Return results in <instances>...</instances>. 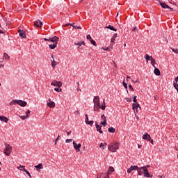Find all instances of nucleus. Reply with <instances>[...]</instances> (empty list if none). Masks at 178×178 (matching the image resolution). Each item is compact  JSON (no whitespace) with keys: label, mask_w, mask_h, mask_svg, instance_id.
Masks as SVG:
<instances>
[{"label":"nucleus","mask_w":178,"mask_h":178,"mask_svg":"<svg viewBox=\"0 0 178 178\" xmlns=\"http://www.w3.org/2000/svg\"><path fill=\"white\" fill-rule=\"evenodd\" d=\"M94 104V112H99L101 108V103L99 101V97L98 96H95L93 99Z\"/></svg>","instance_id":"nucleus-1"},{"label":"nucleus","mask_w":178,"mask_h":178,"mask_svg":"<svg viewBox=\"0 0 178 178\" xmlns=\"http://www.w3.org/2000/svg\"><path fill=\"white\" fill-rule=\"evenodd\" d=\"M50 42H53V44H50L49 45L50 49H55L58 45V42H59V38L57 36H54L52 38H49Z\"/></svg>","instance_id":"nucleus-2"},{"label":"nucleus","mask_w":178,"mask_h":178,"mask_svg":"<svg viewBox=\"0 0 178 178\" xmlns=\"http://www.w3.org/2000/svg\"><path fill=\"white\" fill-rule=\"evenodd\" d=\"M119 145H120V143H111V145H108V149L111 152H116V151L119 149Z\"/></svg>","instance_id":"nucleus-3"},{"label":"nucleus","mask_w":178,"mask_h":178,"mask_svg":"<svg viewBox=\"0 0 178 178\" xmlns=\"http://www.w3.org/2000/svg\"><path fill=\"white\" fill-rule=\"evenodd\" d=\"M4 145L6 147V149H4V154L6 155V156H9V155L12 154V146L6 143H4Z\"/></svg>","instance_id":"nucleus-4"},{"label":"nucleus","mask_w":178,"mask_h":178,"mask_svg":"<svg viewBox=\"0 0 178 178\" xmlns=\"http://www.w3.org/2000/svg\"><path fill=\"white\" fill-rule=\"evenodd\" d=\"M101 119H102V121L100 122V124H102L104 127H106V125L108 124V123H106V116H105V115L103 114L101 116Z\"/></svg>","instance_id":"nucleus-5"},{"label":"nucleus","mask_w":178,"mask_h":178,"mask_svg":"<svg viewBox=\"0 0 178 178\" xmlns=\"http://www.w3.org/2000/svg\"><path fill=\"white\" fill-rule=\"evenodd\" d=\"M73 146L74 149L76 150V152H80V148H81V144L79 143H76V142H73Z\"/></svg>","instance_id":"nucleus-6"},{"label":"nucleus","mask_w":178,"mask_h":178,"mask_svg":"<svg viewBox=\"0 0 178 178\" xmlns=\"http://www.w3.org/2000/svg\"><path fill=\"white\" fill-rule=\"evenodd\" d=\"M31 111L30 110H28L26 112V115H22V116H19L20 119H22V120H26V119H29V118H30V113H31Z\"/></svg>","instance_id":"nucleus-7"},{"label":"nucleus","mask_w":178,"mask_h":178,"mask_svg":"<svg viewBox=\"0 0 178 178\" xmlns=\"http://www.w3.org/2000/svg\"><path fill=\"white\" fill-rule=\"evenodd\" d=\"M51 84L54 87H58V88H60V87H62L61 81H54L53 82L51 83Z\"/></svg>","instance_id":"nucleus-8"},{"label":"nucleus","mask_w":178,"mask_h":178,"mask_svg":"<svg viewBox=\"0 0 178 178\" xmlns=\"http://www.w3.org/2000/svg\"><path fill=\"white\" fill-rule=\"evenodd\" d=\"M47 106H49V108H55V102L51 101V99H49L47 102Z\"/></svg>","instance_id":"nucleus-9"},{"label":"nucleus","mask_w":178,"mask_h":178,"mask_svg":"<svg viewBox=\"0 0 178 178\" xmlns=\"http://www.w3.org/2000/svg\"><path fill=\"white\" fill-rule=\"evenodd\" d=\"M136 169H138V166L137 165H131L128 170H127V173H131L133 170H136Z\"/></svg>","instance_id":"nucleus-10"},{"label":"nucleus","mask_w":178,"mask_h":178,"mask_svg":"<svg viewBox=\"0 0 178 178\" xmlns=\"http://www.w3.org/2000/svg\"><path fill=\"white\" fill-rule=\"evenodd\" d=\"M143 174L145 177H152V175H149V172H148V169H147V167H145V169L143 170Z\"/></svg>","instance_id":"nucleus-11"},{"label":"nucleus","mask_w":178,"mask_h":178,"mask_svg":"<svg viewBox=\"0 0 178 178\" xmlns=\"http://www.w3.org/2000/svg\"><path fill=\"white\" fill-rule=\"evenodd\" d=\"M145 169V167H142V168H138V169H136L139 176H143V173H144V170Z\"/></svg>","instance_id":"nucleus-12"},{"label":"nucleus","mask_w":178,"mask_h":178,"mask_svg":"<svg viewBox=\"0 0 178 178\" xmlns=\"http://www.w3.org/2000/svg\"><path fill=\"white\" fill-rule=\"evenodd\" d=\"M18 33L21 38H26V32L24 31L19 30Z\"/></svg>","instance_id":"nucleus-13"},{"label":"nucleus","mask_w":178,"mask_h":178,"mask_svg":"<svg viewBox=\"0 0 178 178\" xmlns=\"http://www.w3.org/2000/svg\"><path fill=\"white\" fill-rule=\"evenodd\" d=\"M161 6L163 8V9H170V10H173V8H170L169 6H168V4L165 3H161Z\"/></svg>","instance_id":"nucleus-14"},{"label":"nucleus","mask_w":178,"mask_h":178,"mask_svg":"<svg viewBox=\"0 0 178 178\" xmlns=\"http://www.w3.org/2000/svg\"><path fill=\"white\" fill-rule=\"evenodd\" d=\"M18 105H19V106L24 107L27 105V102L23 100H18Z\"/></svg>","instance_id":"nucleus-15"},{"label":"nucleus","mask_w":178,"mask_h":178,"mask_svg":"<svg viewBox=\"0 0 178 178\" xmlns=\"http://www.w3.org/2000/svg\"><path fill=\"white\" fill-rule=\"evenodd\" d=\"M34 26H35V27L40 28L41 26H42V23L41 21L37 20L34 22Z\"/></svg>","instance_id":"nucleus-16"},{"label":"nucleus","mask_w":178,"mask_h":178,"mask_svg":"<svg viewBox=\"0 0 178 178\" xmlns=\"http://www.w3.org/2000/svg\"><path fill=\"white\" fill-rule=\"evenodd\" d=\"M0 120L1 122H4V123H8V122H9V118L5 116H0Z\"/></svg>","instance_id":"nucleus-17"},{"label":"nucleus","mask_w":178,"mask_h":178,"mask_svg":"<svg viewBox=\"0 0 178 178\" xmlns=\"http://www.w3.org/2000/svg\"><path fill=\"white\" fill-rule=\"evenodd\" d=\"M132 108L134 109V111H136V112H137V109H138V108H141L140 107V104L138 103H134L133 104V106H132Z\"/></svg>","instance_id":"nucleus-18"},{"label":"nucleus","mask_w":178,"mask_h":178,"mask_svg":"<svg viewBox=\"0 0 178 178\" xmlns=\"http://www.w3.org/2000/svg\"><path fill=\"white\" fill-rule=\"evenodd\" d=\"M51 62L52 67L55 69V66H56V61H55V58H54V56H51Z\"/></svg>","instance_id":"nucleus-19"},{"label":"nucleus","mask_w":178,"mask_h":178,"mask_svg":"<svg viewBox=\"0 0 178 178\" xmlns=\"http://www.w3.org/2000/svg\"><path fill=\"white\" fill-rule=\"evenodd\" d=\"M95 127L97 129V131H99V133H100L101 134H102V133H104V131L101 129V126H99L97 123H96Z\"/></svg>","instance_id":"nucleus-20"},{"label":"nucleus","mask_w":178,"mask_h":178,"mask_svg":"<svg viewBox=\"0 0 178 178\" xmlns=\"http://www.w3.org/2000/svg\"><path fill=\"white\" fill-rule=\"evenodd\" d=\"M154 74L156 76H161V71L159 69L156 68V67H154Z\"/></svg>","instance_id":"nucleus-21"},{"label":"nucleus","mask_w":178,"mask_h":178,"mask_svg":"<svg viewBox=\"0 0 178 178\" xmlns=\"http://www.w3.org/2000/svg\"><path fill=\"white\" fill-rule=\"evenodd\" d=\"M142 138L143 140H149V138H151V136L148 134H145L143 136Z\"/></svg>","instance_id":"nucleus-22"},{"label":"nucleus","mask_w":178,"mask_h":178,"mask_svg":"<svg viewBox=\"0 0 178 178\" xmlns=\"http://www.w3.org/2000/svg\"><path fill=\"white\" fill-rule=\"evenodd\" d=\"M106 29H108L109 30H112L113 31H118V29H115V27H113V26L111 25H108L106 27Z\"/></svg>","instance_id":"nucleus-23"},{"label":"nucleus","mask_w":178,"mask_h":178,"mask_svg":"<svg viewBox=\"0 0 178 178\" xmlns=\"http://www.w3.org/2000/svg\"><path fill=\"white\" fill-rule=\"evenodd\" d=\"M113 172H115V168H113V167H109L107 175H111V173H113Z\"/></svg>","instance_id":"nucleus-24"},{"label":"nucleus","mask_w":178,"mask_h":178,"mask_svg":"<svg viewBox=\"0 0 178 178\" xmlns=\"http://www.w3.org/2000/svg\"><path fill=\"white\" fill-rule=\"evenodd\" d=\"M35 168L37 170H40V169H43L44 166L42 165V163H40L38 165H35Z\"/></svg>","instance_id":"nucleus-25"},{"label":"nucleus","mask_w":178,"mask_h":178,"mask_svg":"<svg viewBox=\"0 0 178 178\" xmlns=\"http://www.w3.org/2000/svg\"><path fill=\"white\" fill-rule=\"evenodd\" d=\"M3 58L6 60H10V56H9V55H8V54H6V53L3 54Z\"/></svg>","instance_id":"nucleus-26"},{"label":"nucleus","mask_w":178,"mask_h":178,"mask_svg":"<svg viewBox=\"0 0 178 178\" xmlns=\"http://www.w3.org/2000/svg\"><path fill=\"white\" fill-rule=\"evenodd\" d=\"M20 170L22 172H25V173H26L30 178H32L31 175L30 174V172L27 170H26V168L20 169Z\"/></svg>","instance_id":"nucleus-27"},{"label":"nucleus","mask_w":178,"mask_h":178,"mask_svg":"<svg viewBox=\"0 0 178 178\" xmlns=\"http://www.w3.org/2000/svg\"><path fill=\"white\" fill-rule=\"evenodd\" d=\"M106 145H107L106 143H101L99 145V148H101L102 149H105Z\"/></svg>","instance_id":"nucleus-28"},{"label":"nucleus","mask_w":178,"mask_h":178,"mask_svg":"<svg viewBox=\"0 0 178 178\" xmlns=\"http://www.w3.org/2000/svg\"><path fill=\"white\" fill-rule=\"evenodd\" d=\"M151 65L153 66V67H155V64L156 63V61L155 60V59H154V58H152V56H151Z\"/></svg>","instance_id":"nucleus-29"},{"label":"nucleus","mask_w":178,"mask_h":178,"mask_svg":"<svg viewBox=\"0 0 178 178\" xmlns=\"http://www.w3.org/2000/svg\"><path fill=\"white\" fill-rule=\"evenodd\" d=\"M10 105H18V100L15 99L10 102Z\"/></svg>","instance_id":"nucleus-30"},{"label":"nucleus","mask_w":178,"mask_h":178,"mask_svg":"<svg viewBox=\"0 0 178 178\" xmlns=\"http://www.w3.org/2000/svg\"><path fill=\"white\" fill-rule=\"evenodd\" d=\"M115 40H116V39H115V38H111V39L110 46L111 47V48H112V47H113V45H115Z\"/></svg>","instance_id":"nucleus-31"},{"label":"nucleus","mask_w":178,"mask_h":178,"mask_svg":"<svg viewBox=\"0 0 178 178\" xmlns=\"http://www.w3.org/2000/svg\"><path fill=\"white\" fill-rule=\"evenodd\" d=\"M100 108L102 111H105V108H106V105L105 104V100L103 101V104L100 106Z\"/></svg>","instance_id":"nucleus-32"},{"label":"nucleus","mask_w":178,"mask_h":178,"mask_svg":"<svg viewBox=\"0 0 178 178\" xmlns=\"http://www.w3.org/2000/svg\"><path fill=\"white\" fill-rule=\"evenodd\" d=\"M109 133H115V131H116V129L113 128V127H110L108 129Z\"/></svg>","instance_id":"nucleus-33"},{"label":"nucleus","mask_w":178,"mask_h":178,"mask_svg":"<svg viewBox=\"0 0 178 178\" xmlns=\"http://www.w3.org/2000/svg\"><path fill=\"white\" fill-rule=\"evenodd\" d=\"M145 59L147 60V62H148V60H151V56H149L148 54H146Z\"/></svg>","instance_id":"nucleus-34"},{"label":"nucleus","mask_w":178,"mask_h":178,"mask_svg":"<svg viewBox=\"0 0 178 178\" xmlns=\"http://www.w3.org/2000/svg\"><path fill=\"white\" fill-rule=\"evenodd\" d=\"M90 42L92 44V45H94L95 47H97V43L95 42V40H90Z\"/></svg>","instance_id":"nucleus-35"},{"label":"nucleus","mask_w":178,"mask_h":178,"mask_svg":"<svg viewBox=\"0 0 178 178\" xmlns=\"http://www.w3.org/2000/svg\"><path fill=\"white\" fill-rule=\"evenodd\" d=\"M86 124H89L90 126H92L94 124V122L92 120L88 121V122H86Z\"/></svg>","instance_id":"nucleus-36"},{"label":"nucleus","mask_w":178,"mask_h":178,"mask_svg":"<svg viewBox=\"0 0 178 178\" xmlns=\"http://www.w3.org/2000/svg\"><path fill=\"white\" fill-rule=\"evenodd\" d=\"M54 91H56L57 92H60L62 91V88H55Z\"/></svg>","instance_id":"nucleus-37"},{"label":"nucleus","mask_w":178,"mask_h":178,"mask_svg":"<svg viewBox=\"0 0 178 178\" xmlns=\"http://www.w3.org/2000/svg\"><path fill=\"white\" fill-rule=\"evenodd\" d=\"M102 49H104V51H108V52H111V51H112L111 47H107L106 49L103 47Z\"/></svg>","instance_id":"nucleus-38"},{"label":"nucleus","mask_w":178,"mask_h":178,"mask_svg":"<svg viewBox=\"0 0 178 178\" xmlns=\"http://www.w3.org/2000/svg\"><path fill=\"white\" fill-rule=\"evenodd\" d=\"M72 27H73V29H80L81 30V26H74L73 24H72Z\"/></svg>","instance_id":"nucleus-39"},{"label":"nucleus","mask_w":178,"mask_h":178,"mask_svg":"<svg viewBox=\"0 0 178 178\" xmlns=\"http://www.w3.org/2000/svg\"><path fill=\"white\" fill-rule=\"evenodd\" d=\"M172 52H174L175 54H178V49H171Z\"/></svg>","instance_id":"nucleus-40"},{"label":"nucleus","mask_w":178,"mask_h":178,"mask_svg":"<svg viewBox=\"0 0 178 178\" xmlns=\"http://www.w3.org/2000/svg\"><path fill=\"white\" fill-rule=\"evenodd\" d=\"M122 84L124 87V88H126V90H127V83H126V82H124V81L122 82Z\"/></svg>","instance_id":"nucleus-41"},{"label":"nucleus","mask_w":178,"mask_h":178,"mask_svg":"<svg viewBox=\"0 0 178 178\" xmlns=\"http://www.w3.org/2000/svg\"><path fill=\"white\" fill-rule=\"evenodd\" d=\"M73 26V24H70V23H68V24H65V25H63V27H67V26Z\"/></svg>","instance_id":"nucleus-42"},{"label":"nucleus","mask_w":178,"mask_h":178,"mask_svg":"<svg viewBox=\"0 0 178 178\" xmlns=\"http://www.w3.org/2000/svg\"><path fill=\"white\" fill-rule=\"evenodd\" d=\"M85 118H86L85 122H86V123H88V115L86 114Z\"/></svg>","instance_id":"nucleus-43"},{"label":"nucleus","mask_w":178,"mask_h":178,"mask_svg":"<svg viewBox=\"0 0 178 178\" xmlns=\"http://www.w3.org/2000/svg\"><path fill=\"white\" fill-rule=\"evenodd\" d=\"M86 38H87V40H89V41H90V40H92V38H91V35H88L86 36Z\"/></svg>","instance_id":"nucleus-44"},{"label":"nucleus","mask_w":178,"mask_h":178,"mask_svg":"<svg viewBox=\"0 0 178 178\" xmlns=\"http://www.w3.org/2000/svg\"><path fill=\"white\" fill-rule=\"evenodd\" d=\"M129 88L131 90V91H134V88H133V86L129 85Z\"/></svg>","instance_id":"nucleus-45"},{"label":"nucleus","mask_w":178,"mask_h":178,"mask_svg":"<svg viewBox=\"0 0 178 178\" xmlns=\"http://www.w3.org/2000/svg\"><path fill=\"white\" fill-rule=\"evenodd\" d=\"M72 141H73L72 139H67V140H65V143H72Z\"/></svg>","instance_id":"nucleus-46"},{"label":"nucleus","mask_w":178,"mask_h":178,"mask_svg":"<svg viewBox=\"0 0 178 178\" xmlns=\"http://www.w3.org/2000/svg\"><path fill=\"white\" fill-rule=\"evenodd\" d=\"M58 141H59V136H58L56 138V139L55 140V143H54L55 145H56Z\"/></svg>","instance_id":"nucleus-47"},{"label":"nucleus","mask_w":178,"mask_h":178,"mask_svg":"<svg viewBox=\"0 0 178 178\" xmlns=\"http://www.w3.org/2000/svg\"><path fill=\"white\" fill-rule=\"evenodd\" d=\"M134 102L137 103V96L134 97Z\"/></svg>","instance_id":"nucleus-48"},{"label":"nucleus","mask_w":178,"mask_h":178,"mask_svg":"<svg viewBox=\"0 0 178 178\" xmlns=\"http://www.w3.org/2000/svg\"><path fill=\"white\" fill-rule=\"evenodd\" d=\"M127 102H131V98H126Z\"/></svg>","instance_id":"nucleus-49"},{"label":"nucleus","mask_w":178,"mask_h":178,"mask_svg":"<svg viewBox=\"0 0 178 178\" xmlns=\"http://www.w3.org/2000/svg\"><path fill=\"white\" fill-rule=\"evenodd\" d=\"M148 141H149L151 144H154V140L151 139V138L148 139Z\"/></svg>","instance_id":"nucleus-50"},{"label":"nucleus","mask_w":178,"mask_h":178,"mask_svg":"<svg viewBox=\"0 0 178 178\" xmlns=\"http://www.w3.org/2000/svg\"><path fill=\"white\" fill-rule=\"evenodd\" d=\"M75 45H78L79 47H81V42H78V43H74Z\"/></svg>","instance_id":"nucleus-51"},{"label":"nucleus","mask_w":178,"mask_h":178,"mask_svg":"<svg viewBox=\"0 0 178 178\" xmlns=\"http://www.w3.org/2000/svg\"><path fill=\"white\" fill-rule=\"evenodd\" d=\"M20 168H23V169H24V165H19V167H17V169H19L20 170Z\"/></svg>","instance_id":"nucleus-52"},{"label":"nucleus","mask_w":178,"mask_h":178,"mask_svg":"<svg viewBox=\"0 0 178 178\" xmlns=\"http://www.w3.org/2000/svg\"><path fill=\"white\" fill-rule=\"evenodd\" d=\"M67 133V136H70V134H72V131H66Z\"/></svg>","instance_id":"nucleus-53"},{"label":"nucleus","mask_w":178,"mask_h":178,"mask_svg":"<svg viewBox=\"0 0 178 178\" xmlns=\"http://www.w3.org/2000/svg\"><path fill=\"white\" fill-rule=\"evenodd\" d=\"M175 83L177 84V82H178V76H177V77L175 79Z\"/></svg>","instance_id":"nucleus-54"},{"label":"nucleus","mask_w":178,"mask_h":178,"mask_svg":"<svg viewBox=\"0 0 178 178\" xmlns=\"http://www.w3.org/2000/svg\"><path fill=\"white\" fill-rule=\"evenodd\" d=\"M74 113H76L77 115H80V111H76L74 112Z\"/></svg>","instance_id":"nucleus-55"},{"label":"nucleus","mask_w":178,"mask_h":178,"mask_svg":"<svg viewBox=\"0 0 178 178\" xmlns=\"http://www.w3.org/2000/svg\"><path fill=\"white\" fill-rule=\"evenodd\" d=\"M116 37H118V33H115L114 35L113 36V38H115V39H116Z\"/></svg>","instance_id":"nucleus-56"},{"label":"nucleus","mask_w":178,"mask_h":178,"mask_svg":"<svg viewBox=\"0 0 178 178\" xmlns=\"http://www.w3.org/2000/svg\"><path fill=\"white\" fill-rule=\"evenodd\" d=\"M81 45H86V43L84 42V41L81 42Z\"/></svg>","instance_id":"nucleus-57"},{"label":"nucleus","mask_w":178,"mask_h":178,"mask_svg":"<svg viewBox=\"0 0 178 178\" xmlns=\"http://www.w3.org/2000/svg\"><path fill=\"white\" fill-rule=\"evenodd\" d=\"M136 30H137V27L133 28L132 31H136Z\"/></svg>","instance_id":"nucleus-58"},{"label":"nucleus","mask_w":178,"mask_h":178,"mask_svg":"<svg viewBox=\"0 0 178 178\" xmlns=\"http://www.w3.org/2000/svg\"><path fill=\"white\" fill-rule=\"evenodd\" d=\"M104 178H109V175L106 174V175L104 177Z\"/></svg>","instance_id":"nucleus-59"},{"label":"nucleus","mask_w":178,"mask_h":178,"mask_svg":"<svg viewBox=\"0 0 178 178\" xmlns=\"http://www.w3.org/2000/svg\"><path fill=\"white\" fill-rule=\"evenodd\" d=\"M136 118L137 119V120H140V118H138V116L136 114Z\"/></svg>","instance_id":"nucleus-60"},{"label":"nucleus","mask_w":178,"mask_h":178,"mask_svg":"<svg viewBox=\"0 0 178 178\" xmlns=\"http://www.w3.org/2000/svg\"><path fill=\"white\" fill-rule=\"evenodd\" d=\"M44 41H51V40H49V39L44 38Z\"/></svg>","instance_id":"nucleus-61"},{"label":"nucleus","mask_w":178,"mask_h":178,"mask_svg":"<svg viewBox=\"0 0 178 178\" xmlns=\"http://www.w3.org/2000/svg\"><path fill=\"white\" fill-rule=\"evenodd\" d=\"M3 67V64H0V69H2Z\"/></svg>","instance_id":"nucleus-62"},{"label":"nucleus","mask_w":178,"mask_h":178,"mask_svg":"<svg viewBox=\"0 0 178 178\" xmlns=\"http://www.w3.org/2000/svg\"><path fill=\"white\" fill-rule=\"evenodd\" d=\"M140 83V80L137 79L136 81H135V83Z\"/></svg>","instance_id":"nucleus-63"},{"label":"nucleus","mask_w":178,"mask_h":178,"mask_svg":"<svg viewBox=\"0 0 178 178\" xmlns=\"http://www.w3.org/2000/svg\"><path fill=\"white\" fill-rule=\"evenodd\" d=\"M96 178H101V175H97Z\"/></svg>","instance_id":"nucleus-64"}]
</instances>
